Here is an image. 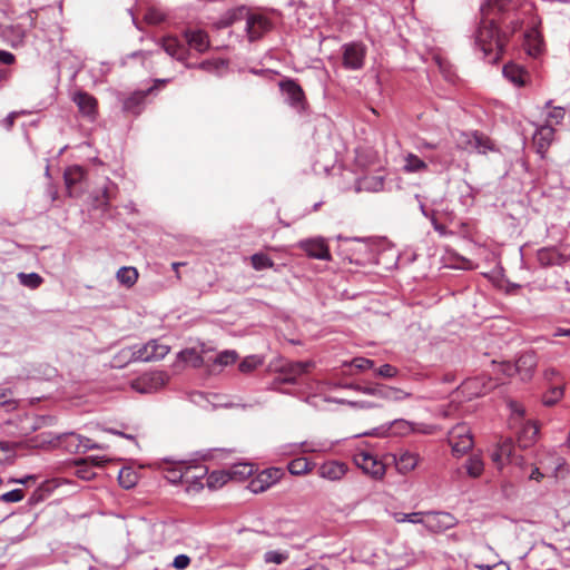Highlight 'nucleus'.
Listing matches in <instances>:
<instances>
[{"mask_svg": "<svg viewBox=\"0 0 570 570\" xmlns=\"http://www.w3.org/2000/svg\"><path fill=\"white\" fill-rule=\"evenodd\" d=\"M508 38L501 33L493 19L483 16L475 35V42L484 53V58L495 63L502 56Z\"/></svg>", "mask_w": 570, "mask_h": 570, "instance_id": "nucleus-1", "label": "nucleus"}, {"mask_svg": "<svg viewBox=\"0 0 570 570\" xmlns=\"http://www.w3.org/2000/svg\"><path fill=\"white\" fill-rule=\"evenodd\" d=\"M566 115V110L562 107H550L548 106V112L546 115V124L540 126L532 138V142H552L556 137V129L553 125L560 124Z\"/></svg>", "mask_w": 570, "mask_h": 570, "instance_id": "nucleus-2", "label": "nucleus"}, {"mask_svg": "<svg viewBox=\"0 0 570 570\" xmlns=\"http://www.w3.org/2000/svg\"><path fill=\"white\" fill-rule=\"evenodd\" d=\"M170 351L168 345L161 344L156 340H151L145 345L134 346L128 352L130 353L129 361L153 362L163 360Z\"/></svg>", "mask_w": 570, "mask_h": 570, "instance_id": "nucleus-3", "label": "nucleus"}, {"mask_svg": "<svg viewBox=\"0 0 570 570\" xmlns=\"http://www.w3.org/2000/svg\"><path fill=\"white\" fill-rule=\"evenodd\" d=\"M449 444L456 456H461L473 446V438L470 428L465 423H460L452 428L448 434Z\"/></svg>", "mask_w": 570, "mask_h": 570, "instance_id": "nucleus-4", "label": "nucleus"}, {"mask_svg": "<svg viewBox=\"0 0 570 570\" xmlns=\"http://www.w3.org/2000/svg\"><path fill=\"white\" fill-rule=\"evenodd\" d=\"M459 523L458 519L445 511H426L424 528L433 534L443 533L454 528Z\"/></svg>", "mask_w": 570, "mask_h": 570, "instance_id": "nucleus-5", "label": "nucleus"}, {"mask_svg": "<svg viewBox=\"0 0 570 570\" xmlns=\"http://www.w3.org/2000/svg\"><path fill=\"white\" fill-rule=\"evenodd\" d=\"M169 376L164 371H153L142 374L134 383L132 387L140 393H151L161 389L168 382Z\"/></svg>", "mask_w": 570, "mask_h": 570, "instance_id": "nucleus-6", "label": "nucleus"}, {"mask_svg": "<svg viewBox=\"0 0 570 570\" xmlns=\"http://www.w3.org/2000/svg\"><path fill=\"white\" fill-rule=\"evenodd\" d=\"M355 464L375 480L385 475V464L367 452H361L354 456Z\"/></svg>", "mask_w": 570, "mask_h": 570, "instance_id": "nucleus-7", "label": "nucleus"}, {"mask_svg": "<svg viewBox=\"0 0 570 570\" xmlns=\"http://www.w3.org/2000/svg\"><path fill=\"white\" fill-rule=\"evenodd\" d=\"M284 475V471L279 468L265 469L250 480L248 489L253 493H262L275 484Z\"/></svg>", "mask_w": 570, "mask_h": 570, "instance_id": "nucleus-8", "label": "nucleus"}, {"mask_svg": "<svg viewBox=\"0 0 570 570\" xmlns=\"http://www.w3.org/2000/svg\"><path fill=\"white\" fill-rule=\"evenodd\" d=\"M297 246L311 258L321 261L332 259L328 245L322 237L302 239L298 242Z\"/></svg>", "mask_w": 570, "mask_h": 570, "instance_id": "nucleus-9", "label": "nucleus"}, {"mask_svg": "<svg viewBox=\"0 0 570 570\" xmlns=\"http://www.w3.org/2000/svg\"><path fill=\"white\" fill-rule=\"evenodd\" d=\"M365 56L366 47L362 42H351L343 46V66L346 69H361Z\"/></svg>", "mask_w": 570, "mask_h": 570, "instance_id": "nucleus-10", "label": "nucleus"}, {"mask_svg": "<svg viewBox=\"0 0 570 570\" xmlns=\"http://www.w3.org/2000/svg\"><path fill=\"white\" fill-rule=\"evenodd\" d=\"M271 28L272 22L265 16L258 13L247 14L246 30L250 41L262 38Z\"/></svg>", "mask_w": 570, "mask_h": 570, "instance_id": "nucleus-11", "label": "nucleus"}, {"mask_svg": "<svg viewBox=\"0 0 570 570\" xmlns=\"http://www.w3.org/2000/svg\"><path fill=\"white\" fill-rule=\"evenodd\" d=\"M313 366L312 362H285L278 370L279 381L283 383H295L296 379L306 373Z\"/></svg>", "mask_w": 570, "mask_h": 570, "instance_id": "nucleus-12", "label": "nucleus"}, {"mask_svg": "<svg viewBox=\"0 0 570 570\" xmlns=\"http://www.w3.org/2000/svg\"><path fill=\"white\" fill-rule=\"evenodd\" d=\"M348 472V465L345 462L332 460L320 465L317 474L322 479L330 481H341Z\"/></svg>", "mask_w": 570, "mask_h": 570, "instance_id": "nucleus-13", "label": "nucleus"}, {"mask_svg": "<svg viewBox=\"0 0 570 570\" xmlns=\"http://www.w3.org/2000/svg\"><path fill=\"white\" fill-rule=\"evenodd\" d=\"M513 428L517 429L518 441L522 448L530 446L538 438L539 425L534 421L527 420Z\"/></svg>", "mask_w": 570, "mask_h": 570, "instance_id": "nucleus-14", "label": "nucleus"}, {"mask_svg": "<svg viewBox=\"0 0 570 570\" xmlns=\"http://www.w3.org/2000/svg\"><path fill=\"white\" fill-rule=\"evenodd\" d=\"M355 390L363 392L368 395H375L387 400L400 401L409 396V394L403 393L401 390L387 387L384 385L376 386H356Z\"/></svg>", "mask_w": 570, "mask_h": 570, "instance_id": "nucleus-15", "label": "nucleus"}, {"mask_svg": "<svg viewBox=\"0 0 570 570\" xmlns=\"http://www.w3.org/2000/svg\"><path fill=\"white\" fill-rule=\"evenodd\" d=\"M282 91L294 107H303L305 95L302 87L293 80H285L279 83Z\"/></svg>", "mask_w": 570, "mask_h": 570, "instance_id": "nucleus-16", "label": "nucleus"}, {"mask_svg": "<svg viewBox=\"0 0 570 570\" xmlns=\"http://www.w3.org/2000/svg\"><path fill=\"white\" fill-rule=\"evenodd\" d=\"M73 101L77 104L79 111L83 116L94 118L97 114L98 101L94 96L80 91L75 95Z\"/></svg>", "mask_w": 570, "mask_h": 570, "instance_id": "nucleus-17", "label": "nucleus"}, {"mask_svg": "<svg viewBox=\"0 0 570 570\" xmlns=\"http://www.w3.org/2000/svg\"><path fill=\"white\" fill-rule=\"evenodd\" d=\"M503 75L512 83L522 87L528 83L530 78L529 72L519 65L508 63L503 67Z\"/></svg>", "mask_w": 570, "mask_h": 570, "instance_id": "nucleus-18", "label": "nucleus"}, {"mask_svg": "<svg viewBox=\"0 0 570 570\" xmlns=\"http://www.w3.org/2000/svg\"><path fill=\"white\" fill-rule=\"evenodd\" d=\"M185 39L188 46L198 52H205L209 48L208 35L203 30H187Z\"/></svg>", "mask_w": 570, "mask_h": 570, "instance_id": "nucleus-19", "label": "nucleus"}, {"mask_svg": "<svg viewBox=\"0 0 570 570\" xmlns=\"http://www.w3.org/2000/svg\"><path fill=\"white\" fill-rule=\"evenodd\" d=\"M154 91V88L147 90H138L132 92L124 101V109L134 115H138L141 111V107L145 102L146 97Z\"/></svg>", "mask_w": 570, "mask_h": 570, "instance_id": "nucleus-20", "label": "nucleus"}, {"mask_svg": "<svg viewBox=\"0 0 570 570\" xmlns=\"http://www.w3.org/2000/svg\"><path fill=\"white\" fill-rule=\"evenodd\" d=\"M88 461H90L94 465L102 466L107 460H105L104 458H100V456H88L85 460H80V461L76 462V464H77L76 475L79 479L91 480L95 478L96 473L94 472L92 468L87 464Z\"/></svg>", "mask_w": 570, "mask_h": 570, "instance_id": "nucleus-21", "label": "nucleus"}, {"mask_svg": "<svg viewBox=\"0 0 570 570\" xmlns=\"http://www.w3.org/2000/svg\"><path fill=\"white\" fill-rule=\"evenodd\" d=\"M56 445L63 446L70 453H81L80 434L75 432L60 434L57 436Z\"/></svg>", "mask_w": 570, "mask_h": 570, "instance_id": "nucleus-22", "label": "nucleus"}, {"mask_svg": "<svg viewBox=\"0 0 570 570\" xmlns=\"http://www.w3.org/2000/svg\"><path fill=\"white\" fill-rule=\"evenodd\" d=\"M518 374L521 375L522 380L529 379L537 365L535 356L533 353H524L515 361Z\"/></svg>", "mask_w": 570, "mask_h": 570, "instance_id": "nucleus-23", "label": "nucleus"}, {"mask_svg": "<svg viewBox=\"0 0 570 570\" xmlns=\"http://www.w3.org/2000/svg\"><path fill=\"white\" fill-rule=\"evenodd\" d=\"M190 468L187 466V461H181L177 465L166 469L165 478L170 483H178L180 481H189Z\"/></svg>", "mask_w": 570, "mask_h": 570, "instance_id": "nucleus-24", "label": "nucleus"}, {"mask_svg": "<svg viewBox=\"0 0 570 570\" xmlns=\"http://www.w3.org/2000/svg\"><path fill=\"white\" fill-rule=\"evenodd\" d=\"M164 50L177 60H184L187 57V50L175 37H166L163 40Z\"/></svg>", "mask_w": 570, "mask_h": 570, "instance_id": "nucleus-25", "label": "nucleus"}, {"mask_svg": "<svg viewBox=\"0 0 570 570\" xmlns=\"http://www.w3.org/2000/svg\"><path fill=\"white\" fill-rule=\"evenodd\" d=\"M177 358L194 368H199L205 364L204 356L194 347L180 351Z\"/></svg>", "mask_w": 570, "mask_h": 570, "instance_id": "nucleus-26", "label": "nucleus"}, {"mask_svg": "<svg viewBox=\"0 0 570 570\" xmlns=\"http://www.w3.org/2000/svg\"><path fill=\"white\" fill-rule=\"evenodd\" d=\"M85 174V169L77 165L70 166L65 170V184L70 195H72V188L83 179Z\"/></svg>", "mask_w": 570, "mask_h": 570, "instance_id": "nucleus-27", "label": "nucleus"}, {"mask_svg": "<svg viewBox=\"0 0 570 570\" xmlns=\"http://www.w3.org/2000/svg\"><path fill=\"white\" fill-rule=\"evenodd\" d=\"M562 256L551 247H544L537 252V259L543 267L558 265L561 262Z\"/></svg>", "mask_w": 570, "mask_h": 570, "instance_id": "nucleus-28", "label": "nucleus"}, {"mask_svg": "<svg viewBox=\"0 0 570 570\" xmlns=\"http://www.w3.org/2000/svg\"><path fill=\"white\" fill-rule=\"evenodd\" d=\"M119 284L126 287H132L138 279V271L135 267L124 266L120 267L116 274Z\"/></svg>", "mask_w": 570, "mask_h": 570, "instance_id": "nucleus-29", "label": "nucleus"}, {"mask_svg": "<svg viewBox=\"0 0 570 570\" xmlns=\"http://www.w3.org/2000/svg\"><path fill=\"white\" fill-rule=\"evenodd\" d=\"M316 464L308 461L306 458H296L292 460L287 468L293 475H304L312 471Z\"/></svg>", "mask_w": 570, "mask_h": 570, "instance_id": "nucleus-30", "label": "nucleus"}, {"mask_svg": "<svg viewBox=\"0 0 570 570\" xmlns=\"http://www.w3.org/2000/svg\"><path fill=\"white\" fill-rule=\"evenodd\" d=\"M391 428H396L400 430L401 433H405L411 430L410 423L405 420H394L390 426H381L373 429L371 432L363 433L367 436H385L387 435V432L391 430Z\"/></svg>", "mask_w": 570, "mask_h": 570, "instance_id": "nucleus-31", "label": "nucleus"}, {"mask_svg": "<svg viewBox=\"0 0 570 570\" xmlns=\"http://www.w3.org/2000/svg\"><path fill=\"white\" fill-rule=\"evenodd\" d=\"M187 466L190 468V472L189 481L186 482L203 488V484L199 481L207 475L208 469L203 464L196 463L195 461H187Z\"/></svg>", "mask_w": 570, "mask_h": 570, "instance_id": "nucleus-32", "label": "nucleus"}, {"mask_svg": "<svg viewBox=\"0 0 570 570\" xmlns=\"http://www.w3.org/2000/svg\"><path fill=\"white\" fill-rule=\"evenodd\" d=\"M426 515V511H419L412 513H403V512H394L392 514L393 519L397 523L410 522L414 524H422L424 527V519Z\"/></svg>", "mask_w": 570, "mask_h": 570, "instance_id": "nucleus-33", "label": "nucleus"}, {"mask_svg": "<svg viewBox=\"0 0 570 570\" xmlns=\"http://www.w3.org/2000/svg\"><path fill=\"white\" fill-rule=\"evenodd\" d=\"M419 462V456L412 452H403L396 460V465L401 472L413 470Z\"/></svg>", "mask_w": 570, "mask_h": 570, "instance_id": "nucleus-34", "label": "nucleus"}, {"mask_svg": "<svg viewBox=\"0 0 570 570\" xmlns=\"http://www.w3.org/2000/svg\"><path fill=\"white\" fill-rule=\"evenodd\" d=\"M564 390L562 385L551 386L543 395L542 403L546 406H552L557 404L563 396Z\"/></svg>", "mask_w": 570, "mask_h": 570, "instance_id": "nucleus-35", "label": "nucleus"}, {"mask_svg": "<svg viewBox=\"0 0 570 570\" xmlns=\"http://www.w3.org/2000/svg\"><path fill=\"white\" fill-rule=\"evenodd\" d=\"M19 283L30 289H37L43 283V278L38 273H19Z\"/></svg>", "mask_w": 570, "mask_h": 570, "instance_id": "nucleus-36", "label": "nucleus"}, {"mask_svg": "<svg viewBox=\"0 0 570 570\" xmlns=\"http://www.w3.org/2000/svg\"><path fill=\"white\" fill-rule=\"evenodd\" d=\"M137 473L130 468H122L118 473V482L124 489H131L137 483Z\"/></svg>", "mask_w": 570, "mask_h": 570, "instance_id": "nucleus-37", "label": "nucleus"}, {"mask_svg": "<svg viewBox=\"0 0 570 570\" xmlns=\"http://www.w3.org/2000/svg\"><path fill=\"white\" fill-rule=\"evenodd\" d=\"M230 480L228 470L214 471L207 478V485L210 489H217L226 484Z\"/></svg>", "mask_w": 570, "mask_h": 570, "instance_id": "nucleus-38", "label": "nucleus"}, {"mask_svg": "<svg viewBox=\"0 0 570 570\" xmlns=\"http://www.w3.org/2000/svg\"><path fill=\"white\" fill-rule=\"evenodd\" d=\"M465 468H466V473L469 474V476L479 478L484 470V464H483L482 459L479 455H471L466 460Z\"/></svg>", "mask_w": 570, "mask_h": 570, "instance_id": "nucleus-39", "label": "nucleus"}, {"mask_svg": "<svg viewBox=\"0 0 570 570\" xmlns=\"http://www.w3.org/2000/svg\"><path fill=\"white\" fill-rule=\"evenodd\" d=\"M384 188V178L382 176L364 177L360 181L358 189H365L368 191H380Z\"/></svg>", "mask_w": 570, "mask_h": 570, "instance_id": "nucleus-40", "label": "nucleus"}, {"mask_svg": "<svg viewBox=\"0 0 570 570\" xmlns=\"http://www.w3.org/2000/svg\"><path fill=\"white\" fill-rule=\"evenodd\" d=\"M250 263L255 271H263L274 267L273 259L264 253H255L250 256Z\"/></svg>", "mask_w": 570, "mask_h": 570, "instance_id": "nucleus-41", "label": "nucleus"}, {"mask_svg": "<svg viewBox=\"0 0 570 570\" xmlns=\"http://www.w3.org/2000/svg\"><path fill=\"white\" fill-rule=\"evenodd\" d=\"M230 480H243L253 473V466L247 463H239L228 469Z\"/></svg>", "mask_w": 570, "mask_h": 570, "instance_id": "nucleus-42", "label": "nucleus"}, {"mask_svg": "<svg viewBox=\"0 0 570 570\" xmlns=\"http://www.w3.org/2000/svg\"><path fill=\"white\" fill-rule=\"evenodd\" d=\"M509 409L511 411V419H510V425L517 426L520 422L525 421V409L515 401L509 402Z\"/></svg>", "mask_w": 570, "mask_h": 570, "instance_id": "nucleus-43", "label": "nucleus"}, {"mask_svg": "<svg viewBox=\"0 0 570 570\" xmlns=\"http://www.w3.org/2000/svg\"><path fill=\"white\" fill-rule=\"evenodd\" d=\"M404 170L407 173H419L426 168V164L413 154L405 157Z\"/></svg>", "mask_w": 570, "mask_h": 570, "instance_id": "nucleus-44", "label": "nucleus"}, {"mask_svg": "<svg viewBox=\"0 0 570 570\" xmlns=\"http://www.w3.org/2000/svg\"><path fill=\"white\" fill-rule=\"evenodd\" d=\"M0 406L7 410H13L17 406L13 391L8 386L0 385Z\"/></svg>", "mask_w": 570, "mask_h": 570, "instance_id": "nucleus-45", "label": "nucleus"}, {"mask_svg": "<svg viewBox=\"0 0 570 570\" xmlns=\"http://www.w3.org/2000/svg\"><path fill=\"white\" fill-rule=\"evenodd\" d=\"M247 14H249V12L244 7L230 10L226 12L220 24L223 27H228L233 24L235 21L243 19L244 17L247 19Z\"/></svg>", "mask_w": 570, "mask_h": 570, "instance_id": "nucleus-46", "label": "nucleus"}, {"mask_svg": "<svg viewBox=\"0 0 570 570\" xmlns=\"http://www.w3.org/2000/svg\"><path fill=\"white\" fill-rule=\"evenodd\" d=\"M263 364V360L257 355H250L245 357L238 365L242 373H250Z\"/></svg>", "mask_w": 570, "mask_h": 570, "instance_id": "nucleus-47", "label": "nucleus"}, {"mask_svg": "<svg viewBox=\"0 0 570 570\" xmlns=\"http://www.w3.org/2000/svg\"><path fill=\"white\" fill-rule=\"evenodd\" d=\"M146 22L149 24H159L166 19V13L157 7H149L144 16Z\"/></svg>", "mask_w": 570, "mask_h": 570, "instance_id": "nucleus-48", "label": "nucleus"}, {"mask_svg": "<svg viewBox=\"0 0 570 570\" xmlns=\"http://www.w3.org/2000/svg\"><path fill=\"white\" fill-rule=\"evenodd\" d=\"M288 558H289V553L287 551L269 550V551L265 552V554H264V562L282 564L285 561H287Z\"/></svg>", "mask_w": 570, "mask_h": 570, "instance_id": "nucleus-49", "label": "nucleus"}, {"mask_svg": "<svg viewBox=\"0 0 570 570\" xmlns=\"http://www.w3.org/2000/svg\"><path fill=\"white\" fill-rule=\"evenodd\" d=\"M238 355L235 351L226 350L220 352L214 358V363L220 366H227L236 362Z\"/></svg>", "mask_w": 570, "mask_h": 570, "instance_id": "nucleus-50", "label": "nucleus"}, {"mask_svg": "<svg viewBox=\"0 0 570 570\" xmlns=\"http://www.w3.org/2000/svg\"><path fill=\"white\" fill-rule=\"evenodd\" d=\"M497 448L509 462L513 461L514 444L511 439L502 440L501 442H499Z\"/></svg>", "mask_w": 570, "mask_h": 570, "instance_id": "nucleus-51", "label": "nucleus"}, {"mask_svg": "<svg viewBox=\"0 0 570 570\" xmlns=\"http://www.w3.org/2000/svg\"><path fill=\"white\" fill-rule=\"evenodd\" d=\"M510 0H488L487 4L482 8V14L489 16L490 11L493 9H498V11H503L509 4Z\"/></svg>", "mask_w": 570, "mask_h": 570, "instance_id": "nucleus-52", "label": "nucleus"}, {"mask_svg": "<svg viewBox=\"0 0 570 570\" xmlns=\"http://www.w3.org/2000/svg\"><path fill=\"white\" fill-rule=\"evenodd\" d=\"M24 498V491L22 489H13L0 495V500L3 502H19Z\"/></svg>", "mask_w": 570, "mask_h": 570, "instance_id": "nucleus-53", "label": "nucleus"}, {"mask_svg": "<svg viewBox=\"0 0 570 570\" xmlns=\"http://www.w3.org/2000/svg\"><path fill=\"white\" fill-rule=\"evenodd\" d=\"M397 373L399 370L391 364H384L376 371V374L383 379H393L397 375Z\"/></svg>", "mask_w": 570, "mask_h": 570, "instance_id": "nucleus-54", "label": "nucleus"}, {"mask_svg": "<svg viewBox=\"0 0 570 570\" xmlns=\"http://www.w3.org/2000/svg\"><path fill=\"white\" fill-rule=\"evenodd\" d=\"M352 365L360 371H365L374 366V361L365 357H355L352 361Z\"/></svg>", "mask_w": 570, "mask_h": 570, "instance_id": "nucleus-55", "label": "nucleus"}, {"mask_svg": "<svg viewBox=\"0 0 570 570\" xmlns=\"http://www.w3.org/2000/svg\"><path fill=\"white\" fill-rule=\"evenodd\" d=\"M190 563V558L187 554H178L173 561V567L177 570L186 569Z\"/></svg>", "mask_w": 570, "mask_h": 570, "instance_id": "nucleus-56", "label": "nucleus"}, {"mask_svg": "<svg viewBox=\"0 0 570 570\" xmlns=\"http://www.w3.org/2000/svg\"><path fill=\"white\" fill-rule=\"evenodd\" d=\"M81 453L92 449H102L99 444L95 443L91 439L80 435Z\"/></svg>", "mask_w": 570, "mask_h": 570, "instance_id": "nucleus-57", "label": "nucleus"}, {"mask_svg": "<svg viewBox=\"0 0 570 570\" xmlns=\"http://www.w3.org/2000/svg\"><path fill=\"white\" fill-rule=\"evenodd\" d=\"M225 62L223 60H206L199 63V68L209 71L213 69H218Z\"/></svg>", "mask_w": 570, "mask_h": 570, "instance_id": "nucleus-58", "label": "nucleus"}, {"mask_svg": "<svg viewBox=\"0 0 570 570\" xmlns=\"http://www.w3.org/2000/svg\"><path fill=\"white\" fill-rule=\"evenodd\" d=\"M500 370L507 376H512L518 373L515 363L510 362L502 363Z\"/></svg>", "mask_w": 570, "mask_h": 570, "instance_id": "nucleus-59", "label": "nucleus"}, {"mask_svg": "<svg viewBox=\"0 0 570 570\" xmlns=\"http://www.w3.org/2000/svg\"><path fill=\"white\" fill-rule=\"evenodd\" d=\"M491 458H492V461L499 466H503L505 463H510L504 456L503 454L500 453V451L498 450V448L493 451V453L491 454Z\"/></svg>", "mask_w": 570, "mask_h": 570, "instance_id": "nucleus-60", "label": "nucleus"}, {"mask_svg": "<svg viewBox=\"0 0 570 570\" xmlns=\"http://www.w3.org/2000/svg\"><path fill=\"white\" fill-rule=\"evenodd\" d=\"M14 61H16V57L11 52L0 50V62L1 63L12 65Z\"/></svg>", "mask_w": 570, "mask_h": 570, "instance_id": "nucleus-61", "label": "nucleus"}, {"mask_svg": "<svg viewBox=\"0 0 570 570\" xmlns=\"http://www.w3.org/2000/svg\"><path fill=\"white\" fill-rule=\"evenodd\" d=\"M542 478H543V473L540 471V469L533 468L531 471V474H530V479L539 482V481H541Z\"/></svg>", "mask_w": 570, "mask_h": 570, "instance_id": "nucleus-62", "label": "nucleus"}, {"mask_svg": "<svg viewBox=\"0 0 570 570\" xmlns=\"http://www.w3.org/2000/svg\"><path fill=\"white\" fill-rule=\"evenodd\" d=\"M553 335L554 336H567V337H570V328L558 327Z\"/></svg>", "mask_w": 570, "mask_h": 570, "instance_id": "nucleus-63", "label": "nucleus"}, {"mask_svg": "<svg viewBox=\"0 0 570 570\" xmlns=\"http://www.w3.org/2000/svg\"><path fill=\"white\" fill-rule=\"evenodd\" d=\"M14 115H10L4 119L6 127L9 129L13 124Z\"/></svg>", "mask_w": 570, "mask_h": 570, "instance_id": "nucleus-64", "label": "nucleus"}]
</instances>
